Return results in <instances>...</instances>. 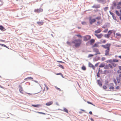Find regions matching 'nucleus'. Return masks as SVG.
<instances>
[{
    "label": "nucleus",
    "instance_id": "f257e3e1",
    "mask_svg": "<svg viewBox=\"0 0 121 121\" xmlns=\"http://www.w3.org/2000/svg\"><path fill=\"white\" fill-rule=\"evenodd\" d=\"M82 40L80 39H75L72 41V43L74 44L75 47L78 48L80 47L82 43Z\"/></svg>",
    "mask_w": 121,
    "mask_h": 121
},
{
    "label": "nucleus",
    "instance_id": "f03ea898",
    "mask_svg": "<svg viewBox=\"0 0 121 121\" xmlns=\"http://www.w3.org/2000/svg\"><path fill=\"white\" fill-rule=\"evenodd\" d=\"M110 46L111 44L110 43H107L105 45H102L101 46L102 47L104 48L107 49L105 51V54L106 56H107L109 55Z\"/></svg>",
    "mask_w": 121,
    "mask_h": 121
},
{
    "label": "nucleus",
    "instance_id": "7ed1b4c3",
    "mask_svg": "<svg viewBox=\"0 0 121 121\" xmlns=\"http://www.w3.org/2000/svg\"><path fill=\"white\" fill-rule=\"evenodd\" d=\"M83 38L84 41H86L90 39L91 38V37L90 35H86L84 36Z\"/></svg>",
    "mask_w": 121,
    "mask_h": 121
},
{
    "label": "nucleus",
    "instance_id": "20e7f679",
    "mask_svg": "<svg viewBox=\"0 0 121 121\" xmlns=\"http://www.w3.org/2000/svg\"><path fill=\"white\" fill-rule=\"evenodd\" d=\"M93 50L94 52L96 53L94 54V55H96L98 54H101L99 50L97 48H94Z\"/></svg>",
    "mask_w": 121,
    "mask_h": 121
},
{
    "label": "nucleus",
    "instance_id": "39448f33",
    "mask_svg": "<svg viewBox=\"0 0 121 121\" xmlns=\"http://www.w3.org/2000/svg\"><path fill=\"white\" fill-rule=\"evenodd\" d=\"M43 10L42 9L40 8L39 9H35L34 10V12L36 13H39L42 12Z\"/></svg>",
    "mask_w": 121,
    "mask_h": 121
},
{
    "label": "nucleus",
    "instance_id": "423d86ee",
    "mask_svg": "<svg viewBox=\"0 0 121 121\" xmlns=\"http://www.w3.org/2000/svg\"><path fill=\"white\" fill-rule=\"evenodd\" d=\"M94 35L96 36L99 39L101 38L103 36V35L102 34H95Z\"/></svg>",
    "mask_w": 121,
    "mask_h": 121
},
{
    "label": "nucleus",
    "instance_id": "0eeeda50",
    "mask_svg": "<svg viewBox=\"0 0 121 121\" xmlns=\"http://www.w3.org/2000/svg\"><path fill=\"white\" fill-rule=\"evenodd\" d=\"M115 33V31L113 30H110L108 31V34L110 36L112 33H113L114 35Z\"/></svg>",
    "mask_w": 121,
    "mask_h": 121
},
{
    "label": "nucleus",
    "instance_id": "6e6552de",
    "mask_svg": "<svg viewBox=\"0 0 121 121\" xmlns=\"http://www.w3.org/2000/svg\"><path fill=\"white\" fill-rule=\"evenodd\" d=\"M19 91L20 92L22 93L23 94V90L22 88V87L21 86L19 85Z\"/></svg>",
    "mask_w": 121,
    "mask_h": 121
},
{
    "label": "nucleus",
    "instance_id": "1a4fd4ad",
    "mask_svg": "<svg viewBox=\"0 0 121 121\" xmlns=\"http://www.w3.org/2000/svg\"><path fill=\"white\" fill-rule=\"evenodd\" d=\"M96 20L95 19H89L90 23L91 24H92L93 23L95 22Z\"/></svg>",
    "mask_w": 121,
    "mask_h": 121
},
{
    "label": "nucleus",
    "instance_id": "9d476101",
    "mask_svg": "<svg viewBox=\"0 0 121 121\" xmlns=\"http://www.w3.org/2000/svg\"><path fill=\"white\" fill-rule=\"evenodd\" d=\"M88 65L90 67L92 68L94 70L95 69V66L91 63L89 62Z\"/></svg>",
    "mask_w": 121,
    "mask_h": 121
},
{
    "label": "nucleus",
    "instance_id": "9b49d317",
    "mask_svg": "<svg viewBox=\"0 0 121 121\" xmlns=\"http://www.w3.org/2000/svg\"><path fill=\"white\" fill-rule=\"evenodd\" d=\"M116 38H120L121 37V34L119 33H116Z\"/></svg>",
    "mask_w": 121,
    "mask_h": 121
},
{
    "label": "nucleus",
    "instance_id": "f8f14e48",
    "mask_svg": "<svg viewBox=\"0 0 121 121\" xmlns=\"http://www.w3.org/2000/svg\"><path fill=\"white\" fill-rule=\"evenodd\" d=\"M100 6L99 5H93L92 7L93 8H95L96 9L99 8Z\"/></svg>",
    "mask_w": 121,
    "mask_h": 121
},
{
    "label": "nucleus",
    "instance_id": "ddd939ff",
    "mask_svg": "<svg viewBox=\"0 0 121 121\" xmlns=\"http://www.w3.org/2000/svg\"><path fill=\"white\" fill-rule=\"evenodd\" d=\"M53 104V102L52 101H50L48 102L46 104V105L47 106H49L52 104Z\"/></svg>",
    "mask_w": 121,
    "mask_h": 121
},
{
    "label": "nucleus",
    "instance_id": "4468645a",
    "mask_svg": "<svg viewBox=\"0 0 121 121\" xmlns=\"http://www.w3.org/2000/svg\"><path fill=\"white\" fill-rule=\"evenodd\" d=\"M101 31V30L100 29H98L97 30H95V32L96 34H98L100 33Z\"/></svg>",
    "mask_w": 121,
    "mask_h": 121
},
{
    "label": "nucleus",
    "instance_id": "2eb2a0df",
    "mask_svg": "<svg viewBox=\"0 0 121 121\" xmlns=\"http://www.w3.org/2000/svg\"><path fill=\"white\" fill-rule=\"evenodd\" d=\"M99 47V44L98 43H95L94 45H93L92 46V48H94L95 47Z\"/></svg>",
    "mask_w": 121,
    "mask_h": 121
},
{
    "label": "nucleus",
    "instance_id": "dca6fc26",
    "mask_svg": "<svg viewBox=\"0 0 121 121\" xmlns=\"http://www.w3.org/2000/svg\"><path fill=\"white\" fill-rule=\"evenodd\" d=\"M32 106L38 108L40 107L41 106V105L40 104H37V105H32Z\"/></svg>",
    "mask_w": 121,
    "mask_h": 121
},
{
    "label": "nucleus",
    "instance_id": "f3484780",
    "mask_svg": "<svg viewBox=\"0 0 121 121\" xmlns=\"http://www.w3.org/2000/svg\"><path fill=\"white\" fill-rule=\"evenodd\" d=\"M97 82L98 84L100 86H102V83L101 81L99 80H97Z\"/></svg>",
    "mask_w": 121,
    "mask_h": 121
},
{
    "label": "nucleus",
    "instance_id": "a211bd4d",
    "mask_svg": "<svg viewBox=\"0 0 121 121\" xmlns=\"http://www.w3.org/2000/svg\"><path fill=\"white\" fill-rule=\"evenodd\" d=\"M39 25L41 26L43 25L44 23V22H37Z\"/></svg>",
    "mask_w": 121,
    "mask_h": 121
},
{
    "label": "nucleus",
    "instance_id": "6ab92c4d",
    "mask_svg": "<svg viewBox=\"0 0 121 121\" xmlns=\"http://www.w3.org/2000/svg\"><path fill=\"white\" fill-rule=\"evenodd\" d=\"M90 43L91 44L94 43L95 42V40L94 39H91L90 41Z\"/></svg>",
    "mask_w": 121,
    "mask_h": 121
},
{
    "label": "nucleus",
    "instance_id": "aec40b11",
    "mask_svg": "<svg viewBox=\"0 0 121 121\" xmlns=\"http://www.w3.org/2000/svg\"><path fill=\"white\" fill-rule=\"evenodd\" d=\"M0 29L1 30H5L6 29L4 28V27L2 25H0Z\"/></svg>",
    "mask_w": 121,
    "mask_h": 121
},
{
    "label": "nucleus",
    "instance_id": "412c9836",
    "mask_svg": "<svg viewBox=\"0 0 121 121\" xmlns=\"http://www.w3.org/2000/svg\"><path fill=\"white\" fill-rule=\"evenodd\" d=\"M112 61L114 62H119V60L116 59H113L112 60Z\"/></svg>",
    "mask_w": 121,
    "mask_h": 121
},
{
    "label": "nucleus",
    "instance_id": "4be33fe9",
    "mask_svg": "<svg viewBox=\"0 0 121 121\" xmlns=\"http://www.w3.org/2000/svg\"><path fill=\"white\" fill-rule=\"evenodd\" d=\"M104 69H109V67L108 66V65H105L104 67Z\"/></svg>",
    "mask_w": 121,
    "mask_h": 121
},
{
    "label": "nucleus",
    "instance_id": "5701e85b",
    "mask_svg": "<svg viewBox=\"0 0 121 121\" xmlns=\"http://www.w3.org/2000/svg\"><path fill=\"white\" fill-rule=\"evenodd\" d=\"M105 66V64L104 63H102L99 66V67H104Z\"/></svg>",
    "mask_w": 121,
    "mask_h": 121
},
{
    "label": "nucleus",
    "instance_id": "b1692460",
    "mask_svg": "<svg viewBox=\"0 0 121 121\" xmlns=\"http://www.w3.org/2000/svg\"><path fill=\"white\" fill-rule=\"evenodd\" d=\"M33 79V78L31 77H29L25 79L24 80L29 79V80H32Z\"/></svg>",
    "mask_w": 121,
    "mask_h": 121
},
{
    "label": "nucleus",
    "instance_id": "393cba45",
    "mask_svg": "<svg viewBox=\"0 0 121 121\" xmlns=\"http://www.w3.org/2000/svg\"><path fill=\"white\" fill-rule=\"evenodd\" d=\"M110 36L108 34H105L104 35V37L107 38H108Z\"/></svg>",
    "mask_w": 121,
    "mask_h": 121
},
{
    "label": "nucleus",
    "instance_id": "a878e982",
    "mask_svg": "<svg viewBox=\"0 0 121 121\" xmlns=\"http://www.w3.org/2000/svg\"><path fill=\"white\" fill-rule=\"evenodd\" d=\"M109 89L110 90V91H111V90H113L114 89V88L113 86H111L110 87Z\"/></svg>",
    "mask_w": 121,
    "mask_h": 121
},
{
    "label": "nucleus",
    "instance_id": "bb28decb",
    "mask_svg": "<svg viewBox=\"0 0 121 121\" xmlns=\"http://www.w3.org/2000/svg\"><path fill=\"white\" fill-rule=\"evenodd\" d=\"M67 43L69 46H71L72 45V43H71L69 41H67Z\"/></svg>",
    "mask_w": 121,
    "mask_h": 121
},
{
    "label": "nucleus",
    "instance_id": "cd10ccee",
    "mask_svg": "<svg viewBox=\"0 0 121 121\" xmlns=\"http://www.w3.org/2000/svg\"><path fill=\"white\" fill-rule=\"evenodd\" d=\"M63 111L67 113H68V110L65 108H64Z\"/></svg>",
    "mask_w": 121,
    "mask_h": 121
},
{
    "label": "nucleus",
    "instance_id": "c85d7f7f",
    "mask_svg": "<svg viewBox=\"0 0 121 121\" xmlns=\"http://www.w3.org/2000/svg\"><path fill=\"white\" fill-rule=\"evenodd\" d=\"M57 66H58L60 67L61 68H62V69H64V67L63 66L61 65H60V64L59 65H57Z\"/></svg>",
    "mask_w": 121,
    "mask_h": 121
},
{
    "label": "nucleus",
    "instance_id": "c756f323",
    "mask_svg": "<svg viewBox=\"0 0 121 121\" xmlns=\"http://www.w3.org/2000/svg\"><path fill=\"white\" fill-rule=\"evenodd\" d=\"M0 45H1L2 46H3V47H6L8 49H9V48L7 46H6V45H5L4 44H0Z\"/></svg>",
    "mask_w": 121,
    "mask_h": 121
},
{
    "label": "nucleus",
    "instance_id": "7c9ffc66",
    "mask_svg": "<svg viewBox=\"0 0 121 121\" xmlns=\"http://www.w3.org/2000/svg\"><path fill=\"white\" fill-rule=\"evenodd\" d=\"M82 69L84 70H85L86 69V68L85 66H83L82 67Z\"/></svg>",
    "mask_w": 121,
    "mask_h": 121
},
{
    "label": "nucleus",
    "instance_id": "2f4dec72",
    "mask_svg": "<svg viewBox=\"0 0 121 121\" xmlns=\"http://www.w3.org/2000/svg\"><path fill=\"white\" fill-rule=\"evenodd\" d=\"M94 56V55H93V54H89L88 56V57L89 58V57H93Z\"/></svg>",
    "mask_w": 121,
    "mask_h": 121
},
{
    "label": "nucleus",
    "instance_id": "473e14b6",
    "mask_svg": "<svg viewBox=\"0 0 121 121\" xmlns=\"http://www.w3.org/2000/svg\"><path fill=\"white\" fill-rule=\"evenodd\" d=\"M36 112L37 113L42 114H44V115L46 114V113H44L43 112Z\"/></svg>",
    "mask_w": 121,
    "mask_h": 121
},
{
    "label": "nucleus",
    "instance_id": "72a5a7b5",
    "mask_svg": "<svg viewBox=\"0 0 121 121\" xmlns=\"http://www.w3.org/2000/svg\"><path fill=\"white\" fill-rule=\"evenodd\" d=\"M108 65V66L109 67V68H110L111 69H112L113 68V67L111 64H109Z\"/></svg>",
    "mask_w": 121,
    "mask_h": 121
},
{
    "label": "nucleus",
    "instance_id": "f704fd0d",
    "mask_svg": "<svg viewBox=\"0 0 121 121\" xmlns=\"http://www.w3.org/2000/svg\"><path fill=\"white\" fill-rule=\"evenodd\" d=\"M116 14L117 15V16H119L120 15V14L119 13V12L117 10L116 11Z\"/></svg>",
    "mask_w": 121,
    "mask_h": 121
},
{
    "label": "nucleus",
    "instance_id": "c9c22d12",
    "mask_svg": "<svg viewBox=\"0 0 121 121\" xmlns=\"http://www.w3.org/2000/svg\"><path fill=\"white\" fill-rule=\"evenodd\" d=\"M101 17H100V16L97 17L95 18V19H97L98 20H100L101 19Z\"/></svg>",
    "mask_w": 121,
    "mask_h": 121
},
{
    "label": "nucleus",
    "instance_id": "e433bc0d",
    "mask_svg": "<svg viewBox=\"0 0 121 121\" xmlns=\"http://www.w3.org/2000/svg\"><path fill=\"white\" fill-rule=\"evenodd\" d=\"M105 84L106 85H107L109 82L107 80H105Z\"/></svg>",
    "mask_w": 121,
    "mask_h": 121
},
{
    "label": "nucleus",
    "instance_id": "4c0bfd02",
    "mask_svg": "<svg viewBox=\"0 0 121 121\" xmlns=\"http://www.w3.org/2000/svg\"><path fill=\"white\" fill-rule=\"evenodd\" d=\"M87 103L89 104H91L93 105L94 106H95V105L93 104L92 103H91L90 102H89V101H87Z\"/></svg>",
    "mask_w": 121,
    "mask_h": 121
},
{
    "label": "nucleus",
    "instance_id": "58836bf2",
    "mask_svg": "<svg viewBox=\"0 0 121 121\" xmlns=\"http://www.w3.org/2000/svg\"><path fill=\"white\" fill-rule=\"evenodd\" d=\"M103 87L105 90L107 88V87L105 85L103 86Z\"/></svg>",
    "mask_w": 121,
    "mask_h": 121
},
{
    "label": "nucleus",
    "instance_id": "ea45409f",
    "mask_svg": "<svg viewBox=\"0 0 121 121\" xmlns=\"http://www.w3.org/2000/svg\"><path fill=\"white\" fill-rule=\"evenodd\" d=\"M112 65L114 67H115L117 65L116 64L114 63H112Z\"/></svg>",
    "mask_w": 121,
    "mask_h": 121
},
{
    "label": "nucleus",
    "instance_id": "a19ab883",
    "mask_svg": "<svg viewBox=\"0 0 121 121\" xmlns=\"http://www.w3.org/2000/svg\"><path fill=\"white\" fill-rule=\"evenodd\" d=\"M75 35L78 37L82 38V36L79 35Z\"/></svg>",
    "mask_w": 121,
    "mask_h": 121
},
{
    "label": "nucleus",
    "instance_id": "79ce46f5",
    "mask_svg": "<svg viewBox=\"0 0 121 121\" xmlns=\"http://www.w3.org/2000/svg\"><path fill=\"white\" fill-rule=\"evenodd\" d=\"M117 73L118 74L121 73V70H117Z\"/></svg>",
    "mask_w": 121,
    "mask_h": 121
},
{
    "label": "nucleus",
    "instance_id": "37998d69",
    "mask_svg": "<svg viewBox=\"0 0 121 121\" xmlns=\"http://www.w3.org/2000/svg\"><path fill=\"white\" fill-rule=\"evenodd\" d=\"M99 71L97 73V76L98 77H99Z\"/></svg>",
    "mask_w": 121,
    "mask_h": 121
},
{
    "label": "nucleus",
    "instance_id": "c03bdc74",
    "mask_svg": "<svg viewBox=\"0 0 121 121\" xmlns=\"http://www.w3.org/2000/svg\"><path fill=\"white\" fill-rule=\"evenodd\" d=\"M108 7H106L104 8V10L105 11H106L108 9Z\"/></svg>",
    "mask_w": 121,
    "mask_h": 121
},
{
    "label": "nucleus",
    "instance_id": "a18cd8bd",
    "mask_svg": "<svg viewBox=\"0 0 121 121\" xmlns=\"http://www.w3.org/2000/svg\"><path fill=\"white\" fill-rule=\"evenodd\" d=\"M55 88H56L57 90H59V91H61L60 89V88H58L57 87L55 86Z\"/></svg>",
    "mask_w": 121,
    "mask_h": 121
},
{
    "label": "nucleus",
    "instance_id": "49530a36",
    "mask_svg": "<svg viewBox=\"0 0 121 121\" xmlns=\"http://www.w3.org/2000/svg\"><path fill=\"white\" fill-rule=\"evenodd\" d=\"M3 4V3L1 0H0V6Z\"/></svg>",
    "mask_w": 121,
    "mask_h": 121
},
{
    "label": "nucleus",
    "instance_id": "de8ad7c7",
    "mask_svg": "<svg viewBox=\"0 0 121 121\" xmlns=\"http://www.w3.org/2000/svg\"><path fill=\"white\" fill-rule=\"evenodd\" d=\"M108 29H105L104 31V32L105 33L107 32L108 31Z\"/></svg>",
    "mask_w": 121,
    "mask_h": 121
},
{
    "label": "nucleus",
    "instance_id": "09e8293b",
    "mask_svg": "<svg viewBox=\"0 0 121 121\" xmlns=\"http://www.w3.org/2000/svg\"><path fill=\"white\" fill-rule=\"evenodd\" d=\"M106 42V41L105 40H104L102 42V43H105Z\"/></svg>",
    "mask_w": 121,
    "mask_h": 121
},
{
    "label": "nucleus",
    "instance_id": "8fccbe9b",
    "mask_svg": "<svg viewBox=\"0 0 121 121\" xmlns=\"http://www.w3.org/2000/svg\"><path fill=\"white\" fill-rule=\"evenodd\" d=\"M121 7L119 5H118L117 6V8L118 9H119L121 8Z\"/></svg>",
    "mask_w": 121,
    "mask_h": 121
},
{
    "label": "nucleus",
    "instance_id": "3c124183",
    "mask_svg": "<svg viewBox=\"0 0 121 121\" xmlns=\"http://www.w3.org/2000/svg\"><path fill=\"white\" fill-rule=\"evenodd\" d=\"M82 24L84 25V24H86V23L85 22H82Z\"/></svg>",
    "mask_w": 121,
    "mask_h": 121
},
{
    "label": "nucleus",
    "instance_id": "603ef678",
    "mask_svg": "<svg viewBox=\"0 0 121 121\" xmlns=\"http://www.w3.org/2000/svg\"><path fill=\"white\" fill-rule=\"evenodd\" d=\"M120 88V87L119 86H117L116 87V89H118Z\"/></svg>",
    "mask_w": 121,
    "mask_h": 121
},
{
    "label": "nucleus",
    "instance_id": "864d4df0",
    "mask_svg": "<svg viewBox=\"0 0 121 121\" xmlns=\"http://www.w3.org/2000/svg\"><path fill=\"white\" fill-rule=\"evenodd\" d=\"M57 62H59L60 63H64L63 62L61 61H57Z\"/></svg>",
    "mask_w": 121,
    "mask_h": 121
},
{
    "label": "nucleus",
    "instance_id": "5fc2aeb1",
    "mask_svg": "<svg viewBox=\"0 0 121 121\" xmlns=\"http://www.w3.org/2000/svg\"><path fill=\"white\" fill-rule=\"evenodd\" d=\"M118 68L119 70H121V66H118Z\"/></svg>",
    "mask_w": 121,
    "mask_h": 121
},
{
    "label": "nucleus",
    "instance_id": "6e6d98bb",
    "mask_svg": "<svg viewBox=\"0 0 121 121\" xmlns=\"http://www.w3.org/2000/svg\"><path fill=\"white\" fill-rule=\"evenodd\" d=\"M118 5L121 6V2H119L118 3Z\"/></svg>",
    "mask_w": 121,
    "mask_h": 121
},
{
    "label": "nucleus",
    "instance_id": "4d7b16f0",
    "mask_svg": "<svg viewBox=\"0 0 121 121\" xmlns=\"http://www.w3.org/2000/svg\"><path fill=\"white\" fill-rule=\"evenodd\" d=\"M61 73H56V74L57 75H60Z\"/></svg>",
    "mask_w": 121,
    "mask_h": 121
},
{
    "label": "nucleus",
    "instance_id": "13d9d810",
    "mask_svg": "<svg viewBox=\"0 0 121 121\" xmlns=\"http://www.w3.org/2000/svg\"><path fill=\"white\" fill-rule=\"evenodd\" d=\"M109 62L110 63H112V62H113L112 60H108Z\"/></svg>",
    "mask_w": 121,
    "mask_h": 121
},
{
    "label": "nucleus",
    "instance_id": "bf43d9fd",
    "mask_svg": "<svg viewBox=\"0 0 121 121\" xmlns=\"http://www.w3.org/2000/svg\"><path fill=\"white\" fill-rule=\"evenodd\" d=\"M114 82L116 84L117 83V82L115 79H114Z\"/></svg>",
    "mask_w": 121,
    "mask_h": 121
},
{
    "label": "nucleus",
    "instance_id": "052dcab7",
    "mask_svg": "<svg viewBox=\"0 0 121 121\" xmlns=\"http://www.w3.org/2000/svg\"><path fill=\"white\" fill-rule=\"evenodd\" d=\"M0 41H1L2 42H4L5 41V40H0Z\"/></svg>",
    "mask_w": 121,
    "mask_h": 121
},
{
    "label": "nucleus",
    "instance_id": "680f3d73",
    "mask_svg": "<svg viewBox=\"0 0 121 121\" xmlns=\"http://www.w3.org/2000/svg\"><path fill=\"white\" fill-rule=\"evenodd\" d=\"M89 113L91 115L92 114V112H91L90 111L89 112Z\"/></svg>",
    "mask_w": 121,
    "mask_h": 121
},
{
    "label": "nucleus",
    "instance_id": "e2e57ef3",
    "mask_svg": "<svg viewBox=\"0 0 121 121\" xmlns=\"http://www.w3.org/2000/svg\"><path fill=\"white\" fill-rule=\"evenodd\" d=\"M119 78H121V74L119 75Z\"/></svg>",
    "mask_w": 121,
    "mask_h": 121
},
{
    "label": "nucleus",
    "instance_id": "0e129e2a",
    "mask_svg": "<svg viewBox=\"0 0 121 121\" xmlns=\"http://www.w3.org/2000/svg\"><path fill=\"white\" fill-rule=\"evenodd\" d=\"M60 75L61 76H62V77H63V78H64L63 76V75L62 73H61V74Z\"/></svg>",
    "mask_w": 121,
    "mask_h": 121
},
{
    "label": "nucleus",
    "instance_id": "69168bd1",
    "mask_svg": "<svg viewBox=\"0 0 121 121\" xmlns=\"http://www.w3.org/2000/svg\"><path fill=\"white\" fill-rule=\"evenodd\" d=\"M91 121H94V120L92 118H91Z\"/></svg>",
    "mask_w": 121,
    "mask_h": 121
},
{
    "label": "nucleus",
    "instance_id": "338daca9",
    "mask_svg": "<svg viewBox=\"0 0 121 121\" xmlns=\"http://www.w3.org/2000/svg\"><path fill=\"white\" fill-rule=\"evenodd\" d=\"M120 19L121 20V14L120 15Z\"/></svg>",
    "mask_w": 121,
    "mask_h": 121
},
{
    "label": "nucleus",
    "instance_id": "774afa93",
    "mask_svg": "<svg viewBox=\"0 0 121 121\" xmlns=\"http://www.w3.org/2000/svg\"><path fill=\"white\" fill-rule=\"evenodd\" d=\"M118 57L120 59H121V56H118Z\"/></svg>",
    "mask_w": 121,
    "mask_h": 121
}]
</instances>
